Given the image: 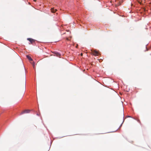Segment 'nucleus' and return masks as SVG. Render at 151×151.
Here are the masks:
<instances>
[{
  "label": "nucleus",
  "instance_id": "obj_8",
  "mask_svg": "<svg viewBox=\"0 0 151 151\" xmlns=\"http://www.w3.org/2000/svg\"><path fill=\"white\" fill-rule=\"evenodd\" d=\"M32 65H33V66L34 68V67H35V65H34V63H33V64H32Z\"/></svg>",
  "mask_w": 151,
  "mask_h": 151
},
{
  "label": "nucleus",
  "instance_id": "obj_1",
  "mask_svg": "<svg viewBox=\"0 0 151 151\" xmlns=\"http://www.w3.org/2000/svg\"><path fill=\"white\" fill-rule=\"evenodd\" d=\"M91 51L92 52L93 54L95 56H98L99 54V53L98 52L96 51V50H91Z\"/></svg>",
  "mask_w": 151,
  "mask_h": 151
},
{
  "label": "nucleus",
  "instance_id": "obj_4",
  "mask_svg": "<svg viewBox=\"0 0 151 151\" xmlns=\"http://www.w3.org/2000/svg\"><path fill=\"white\" fill-rule=\"evenodd\" d=\"M54 53L58 57H60V56L61 55L60 53L57 52H54Z\"/></svg>",
  "mask_w": 151,
  "mask_h": 151
},
{
  "label": "nucleus",
  "instance_id": "obj_7",
  "mask_svg": "<svg viewBox=\"0 0 151 151\" xmlns=\"http://www.w3.org/2000/svg\"><path fill=\"white\" fill-rule=\"evenodd\" d=\"M137 121H138V122H139V123H140V120H137Z\"/></svg>",
  "mask_w": 151,
  "mask_h": 151
},
{
  "label": "nucleus",
  "instance_id": "obj_11",
  "mask_svg": "<svg viewBox=\"0 0 151 151\" xmlns=\"http://www.w3.org/2000/svg\"><path fill=\"white\" fill-rule=\"evenodd\" d=\"M33 1H36V0H34Z\"/></svg>",
  "mask_w": 151,
  "mask_h": 151
},
{
  "label": "nucleus",
  "instance_id": "obj_6",
  "mask_svg": "<svg viewBox=\"0 0 151 151\" xmlns=\"http://www.w3.org/2000/svg\"><path fill=\"white\" fill-rule=\"evenodd\" d=\"M27 58L30 61H32V59L31 57L29 55H27L26 56Z\"/></svg>",
  "mask_w": 151,
  "mask_h": 151
},
{
  "label": "nucleus",
  "instance_id": "obj_10",
  "mask_svg": "<svg viewBox=\"0 0 151 151\" xmlns=\"http://www.w3.org/2000/svg\"><path fill=\"white\" fill-rule=\"evenodd\" d=\"M81 55L82 56L83 55V54L82 53H81Z\"/></svg>",
  "mask_w": 151,
  "mask_h": 151
},
{
  "label": "nucleus",
  "instance_id": "obj_3",
  "mask_svg": "<svg viewBox=\"0 0 151 151\" xmlns=\"http://www.w3.org/2000/svg\"><path fill=\"white\" fill-rule=\"evenodd\" d=\"M27 40L29 41L32 44V43L33 42H35V40L32 38H27Z\"/></svg>",
  "mask_w": 151,
  "mask_h": 151
},
{
  "label": "nucleus",
  "instance_id": "obj_2",
  "mask_svg": "<svg viewBox=\"0 0 151 151\" xmlns=\"http://www.w3.org/2000/svg\"><path fill=\"white\" fill-rule=\"evenodd\" d=\"M30 111V110H25L21 112L20 115H22L24 114L28 113H29Z\"/></svg>",
  "mask_w": 151,
  "mask_h": 151
},
{
  "label": "nucleus",
  "instance_id": "obj_5",
  "mask_svg": "<svg viewBox=\"0 0 151 151\" xmlns=\"http://www.w3.org/2000/svg\"><path fill=\"white\" fill-rule=\"evenodd\" d=\"M57 11V9H54V8H52L51 9V11L52 13H55Z\"/></svg>",
  "mask_w": 151,
  "mask_h": 151
},
{
  "label": "nucleus",
  "instance_id": "obj_9",
  "mask_svg": "<svg viewBox=\"0 0 151 151\" xmlns=\"http://www.w3.org/2000/svg\"><path fill=\"white\" fill-rule=\"evenodd\" d=\"M66 40H69V39H68V38H66Z\"/></svg>",
  "mask_w": 151,
  "mask_h": 151
}]
</instances>
